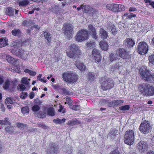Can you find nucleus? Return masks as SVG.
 <instances>
[{
    "label": "nucleus",
    "instance_id": "f257e3e1",
    "mask_svg": "<svg viewBox=\"0 0 154 154\" xmlns=\"http://www.w3.org/2000/svg\"><path fill=\"white\" fill-rule=\"evenodd\" d=\"M69 51L66 52V54L70 58H77L81 53L79 47L74 44H71L69 46Z\"/></svg>",
    "mask_w": 154,
    "mask_h": 154
},
{
    "label": "nucleus",
    "instance_id": "f03ea898",
    "mask_svg": "<svg viewBox=\"0 0 154 154\" xmlns=\"http://www.w3.org/2000/svg\"><path fill=\"white\" fill-rule=\"evenodd\" d=\"M140 91L144 95L151 96L154 95V88L146 83H143L139 85Z\"/></svg>",
    "mask_w": 154,
    "mask_h": 154
},
{
    "label": "nucleus",
    "instance_id": "7ed1b4c3",
    "mask_svg": "<svg viewBox=\"0 0 154 154\" xmlns=\"http://www.w3.org/2000/svg\"><path fill=\"white\" fill-rule=\"evenodd\" d=\"M141 77L147 82H152L154 81V73L151 74L150 72L146 68H141L139 70Z\"/></svg>",
    "mask_w": 154,
    "mask_h": 154
},
{
    "label": "nucleus",
    "instance_id": "20e7f679",
    "mask_svg": "<svg viewBox=\"0 0 154 154\" xmlns=\"http://www.w3.org/2000/svg\"><path fill=\"white\" fill-rule=\"evenodd\" d=\"M134 131L131 130H128L124 135V141L128 145H132L133 143L134 140Z\"/></svg>",
    "mask_w": 154,
    "mask_h": 154
},
{
    "label": "nucleus",
    "instance_id": "39448f33",
    "mask_svg": "<svg viewBox=\"0 0 154 154\" xmlns=\"http://www.w3.org/2000/svg\"><path fill=\"white\" fill-rule=\"evenodd\" d=\"M63 79L69 83H74L78 79V75L75 74L64 72L62 74Z\"/></svg>",
    "mask_w": 154,
    "mask_h": 154
},
{
    "label": "nucleus",
    "instance_id": "423d86ee",
    "mask_svg": "<svg viewBox=\"0 0 154 154\" xmlns=\"http://www.w3.org/2000/svg\"><path fill=\"white\" fill-rule=\"evenodd\" d=\"M148 50V46L144 42H141L138 45L137 51L140 54L143 55L147 53Z\"/></svg>",
    "mask_w": 154,
    "mask_h": 154
},
{
    "label": "nucleus",
    "instance_id": "0eeeda50",
    "mask_svg": "<svg viewBox=\"0 0 154 154\" xmlns=\"http://www.w3.org/2000/svg\"><path fill=\"white\" fill-rule=\"evenodd\" d=\"M88 32L83 29L79 30L75 36V39L78 42H82L86 40L88 37Z\"/></svg>",
    "mask_w": 154,
    "mask_h": 154
},
{
    "label": "nucleus",
    "instance_id": "6e6552de",
    "mask_svg": "<svg viewBox=\"0 0 154 154\" xmlns=\"http://www.w3.org/2000/svg\"><path fill=\"white\" fill-rule=\"evenodd\" d=\"M151 127L149 122L146 121H143L141 124L139 129L140 131L144 134H147L150 132Z\"/></svg>",
    "mask_w": 154,
    "mask_h": 154
},
{
    "label": "nucleus",
    "instance_id": "1a4fd4ad",
    "mask_svg": "<svg viewBox=\"0 0 154 154\" xmlns=\"http://www.w3.org/2000/svg\"><path fill=\"white\" fill-rule=\"evenodd\" d=\"M104 82L101 86V88L103 91H106L112 88L114 86V83L113 81L104 78L103 79Z\"/></svg>",
    "mask_w": 154,
    "mask_h": 154
},
{
    "label": "nucleus",
    "instance_id": "9d476101",
    "mask_svg": "<svg viewBox=\"0 0 154 154\" xmlns=\"http://www.w3.org/2000/svg\"><path fill=\"white\" fill-rule=\"evenodd\" d=\"M64 33L67 37L69 38L72 36L73 33V27L69 23L65 24L64 26Z\"/></svg>",
    "mask_w": 154,
    "mask_h": 154
},
{
    "label": "nucleus",
    "instance_id": "9b49d317",
    "mask_svg": "<svg viewBox=\"0 0 154 154\" xmlns=\"http://www.w3.org/2000/svg\"><path fill=\"white\" fill-rule=\"evenodd\" d=\"M137 148L141 152L144 153L148 149V144L146 142L141 141L137 144Z\"/></svg>",
    "mask_w": 154,
    "mask_h": 154
},
{
    "label": "nucleus",
    "instance_id": "f8f14e48",
    "mask_svg": "<svg viewBox=\"0 0 154 154\" xmlns=\"http://www.w3.org/2000/svg\"><path fill=\"white\" fill-rule=\"evenodd\" d=\"M58 147L54 143L50 144L47 149V154H57Z\"/></svg>",
    "mask_w": 154,
    "mask_h": 154
},
{
    "label": "nucleus",
    "instance_id": "ddd939ff",
    "mask_svg": "<svg viewBox=\"0 0 154 154\" xmlns=\"http://www.w3.org/2000/svg\"><path fill=\"white\" fill-rule=\"evenodd\" d=\"M116 54L119 57L126 59L128 55V52L123 48H120L116 51Z\"/></svg>",
    "mask_w": 154,
    "mask_h": 154
},
{
    "label": "nucleus",
    "instance_id": "4468645a",
    "mask_svg": "<svg viewBox=\"0 0 154 154\" xmlns=\"http://www.w3.org/2000/svg\"><path fill=\"white\" fill-rule=\"evenodd\" d=\"M92 54L96 62H99L101 60V57L100 51L99 50L96 48L93 49L92 51Z\"/></svg>",
    "mask_w": 154,
    "mask_h": 154
},
{
    "label": "nucleus",
    "instance_id": "2eb2a0df",
    "mask_svg": "<svg viewBox=\"0 0 154 154\" xmlns=\"http://www.w3.org/2000/svg\"><path fill=\"white\" fill-rule=\"evenodd\" d=\"M88 29L92 37L94 39H96L97 38V35L96 32L95 28L92 25L90 24L88 25Z\"/></svg>",
    "mask_w": 154,
    "mask_h": 154
},
{
    "label": "nucleus",
    "instance_id": "dca6fc26",
    "mask_svg": "<svg viewBox=\"0 0 154 154\" xmlns=\"http://www.w3.org/2000/svg\"><path fill=\"white\" fill-rule=\"evenodd\" d=\"M18 10H15L12 8L9 7L6 8V13L7 14L10 16H12L14 15V14H17Z\"/></svg>",
    "mask_w": 154,
    "mask_h": 154
},
{
    "label": "nucleus",
    "instance_id": "f3484780",
    "mask_svg": "<svg viewBox=\"0 0 154 154\" xmlns=\"http://www.w3.org/2000/svg\"><path fill=\"white\" fill-rule=\"evenodd\" d=\"M75 65L76 67L82 71H85L86 69L85 65L79 61H76L75 62Z\"/></svg>",
    "mask_w": 154,
    "mask_h": 154
},
{
    "label": "nucleus",
    "instance_id": "a211bd4d",
    "mask_svg": "<svg viewBox=\"0 0 154 154\" xmlns=\"http://www.w3.org/2000/svg\"><path fill=\"white\" fill-rule=\"evenodd\" d=\"M124 43L128 47H132L135 44L133 40L131 38H128L124 41Z\"/></svg>",
    "mask_w": 154,
    "mask_h": 154
},
{
    "label": "nucleus",
    "instance_id": "6ab92c4d",
    "mask_svg": "<svg viewBox=\"0 0 154 154\" xmlns=\"http://www.w3.org/2000/svg\"><path fill=\"white\" fill-rule=\"evenodd\" d=\"M18 4L20 6H26L32 3L30 0H20L18 1Z\"/></svg>",
    "mask_w": 154,
    "mask_h": 154
},
{
    "label": "nucleus",
    "instance_id": "aec40b11",
    "mask_svg": "<svg viewBox=\"0 0 154 154\" xmlns=\"http://www.w3.org/2000/svg\"><path fill=\"white\" fill-rule=\"evenodd\" d=\"M106 7V8L109 10H111L114 12L117 11V4H108L107 5Z\"/></svg>",
    "mask_w": 154,
    "mask_h": 154
},
{
    "label": "nucleus",
    "instance_id": "412c9836",
    "mask_svg": "<svg viewBox=\"0 0 154 154\" xmlns=\"http://www.w3.org/2000/svg\"><path fill=\"white\" fill-rule=\"evenodd\" d=\"M100 35L101 38L106 39L108 36V34L106 31L101 28L100 30Z\"/></svg>",
    "mask_w": 154,
    "mask_h": 154
},
{
    "label": "nucleus",
    "instance_id": "4be33fe9",
    "mask_svg": "<svg viewBox=\"0 0 154 154\" xmlns=\"http://www.w3.org/2000/svg\"><path fill=\"white\" fill-rule=\"evenodd\" d=\"M123 102L121 100H115L110 102L109 105H110V106L112 107L117 106L119 104L122 103Z\"/></svg>",
    "mask_w": 154,
    "mask_h": 154
},
{
    "label": "nucleus",
    "instance_id": "5701e85b",
    "mask_svg": "<svg viewBox=\"0 0 154 154\" xmlns=\"http://www.w3.org/2000/svg\"><path fill=\"white\" fill-rule=\"evenodd\" d=\"M30 80V79H28L27 78L23 77L21 79L22 83L25 85L26 86L30 87L29 81Z\"/></svg>",
    "mask_w": 154,
    "mask_h": 154
},
{
    "label": "nucleus",
    "instance_id": "b1692460",
    "mask_svg": "<svg viewBox=\"0 0 154 154\" xmlns=\"http://www.w3.org/2000/svg\"><path fill=\"white\" fill-rule=\"evenodd\" d=\"M6 59L9 63H12L13 64H15V62L17 61V60L15 59L9 55L6 56Z\"/></svg>",
    "mask_w": 154,
    "mask_h": 154
},
{
    "label": "nucleus",
    "instance_id": "393cba45",
    "mask_svg": "<svg viewBox=\"0 0 154 154\" xmlns=\"http://www.w3.org/2000/svg\"><path fill=\"white\" fill-rule=\"evenodd\" d=\"M80 122L79 121L75 119L71 120L68 121L67 123V124L73 126L77 124H80Z\"/></svg>",
    "mask_w": 154,
    "mask_h": 154
},
{
    "label": "nucleus",
    "instance_id": "a878e982",
    "mask_svg": "<svg viewBox=\"0 0 154 154\" xmlns=\"http://www.w3.org/2000/svg\"><path fill=\"white\" fill-rule=\"evenodd\" d=\"M119 57L116 53L115 54L111 53L109 55L110 60L112 62L115 60H119L120 59V58H119Z\"/></svg>",
    "mask_w": 154,
    "mask_h": 154
},
{
    "label": "nucleus",
    "instance_id": "bb28decb",
    "mask_svg": "<svg viewBox=\"0 0 154 154\" xmlns=\"http://www.w3.org/2000/svg\"><path fill=\"white\" fill-rule=\"evenodd\" d=\"M44 35L45 38L47 40V43H50L51 41V34L45 31L44 33Z\"/></svg>",
    "mask_w": 154,
    "mask_h": 154
},
{
    "label": "nucleus",
    "instance_id": "cd10ccee",
    "mask_svg": "<svg viewBox=\"0 0 154 154\" xmlns=\"http://www.w3.org/2000/svg\"><path fill=\"white\" fill-rule=\"evenodd\" d=\"M6 131L9 134H12L14 132V127L10 125L6 127L5 129Z\"/></svg>",
    "mask_w": 154,
    "mask_h": 154
},
{
    "label": "nucleus",
    "instance_id": "c85d7f7f",
    "mask_svg": "<svg viewBox=\"0 0 154 154\" xmlns=\"http://www.w3.org/2000/svg\"><path fill=\"white\" fill-rule=\"evenodd\" d=\"M101 48L104 50H106L108 48V45L106 42H101L100 43Z\"/></svg>",
    "mask_w": 154,
    "mask_h": 154
},
{
    "label": "nucleus",
    "instance_id": "c756f323",
    "mask_svg": "<svg viewBox=\"0 0 154 154\" xmlns=\"http://www.w3.org/2000/svg\"><path fill=\"white\" fill-rule=\"evenodd\" d=\"M60 93L63 95H67L70 94V92L65 88H62L60 89Z\"/></svg>",
    "mask_w": 154,
    "mask_h": 154
},
{
    "label": "nucleus",
    "instance_id": "7c9ffc66",
    "mask_svg": "<svg viewBox=\"0 0 154 154\" xmlns=\"http://www.w3.org/2000/svg\"><path fill=\"white\" fill-rule=\"evenodd\" d=\"M29 52L27 51L22 50V52L20 57L22 59L25 60L27 58Z\"/></svg>",
    "mask_w": 154,
    "mask_h": 154
},
{
    "label": "nucleus",
    "instance_id": "2f4dec72",
    "mask_svg": "<svg viewBox=\"0 0 154 154\" xmlns=\"http://www.w3.org/2000/svg\"><path fill=\"white\" fill-rule=\"evenodd\" d=\"M8 39L6 38L3 39L2 38L0 39V47L1 48L5 46L7 44Z\"/></svg>",
    "mask_w": 154,
    "mask_h": 154
},
{
    "label": "nucleus",
    "instance_id": "473e14b6",
    "mask_svg": "<svg viewBox=\"0 0 154 154\" xmlns=\"http://www.w3.org/2000/svg\"><path fill=\"white\" fill-rule=\"evenodd\" d=\"M88 78L91 82L93 81L95 79V75L90 72H89L88 74Z\"/></svg>",
    "mask_w": 154,
    "mask_h": 154
},
{
    "label": "nucleus",
    "instance_id": "72a5a7b5",
    "mask_svg": "<svg viewBox=\"0 0 154 154\" xmlns=\"http://www.w3.org/2000/svg\"><path fill=\"white\" fill-rule=\"evenodd\" d=\"M149 64L150 66L154 65V55H152L149 57Z\"/></svg>",
    "mask_w": 154,
    "mask_h": 154
},
{
    "label": "nucleus",
    "instance_id": "f704fd0d",
    "mask_svg": "<svg viewBox=\"0 0 154 154\" xmlns=\"http://www.w3.org/2000/svg\"><path fill=\"white\" fill-rule=\"evenodd\" d=\"M46 114L44 112L40 111L37 114L38 117L40 118H44L46 117Z\"/></svg>",
    "mask_w": 154,
    "mask_h": 154
},
{
    "label": "nucleus",
    "instance_id": "c9c22d12",
    "mask_svg": "<svg viewBox=\"0 0 154 154\" xmlns=\"http://www.w3.org/2000/svg\"><path fill=\"white\" fill-rule=\"evenodd\" d=\"M65 120L66 119L65 118L63 119H54L53 121L54 123L56 124H61L64 122Z\"/></svg>",
    "mask_w": 154,
    "mask_h": 154
},
{
    "label": "nucleus",
    "instance_id": "e433bc0d",
    "mask_svg": "<svg viewBox=\"0 0 154 154\" xmlns=\"http://www.w3.org/2000/svg\"><path fill=\"white\" fill-rule=\"evenodd\" d=\"M14 101L13 99L7 97L5 100V102L6 104H12L14 103Z\"/></svg>",
    "mask_w": 154,
    "mask_h": 154
},
{
    "label": "nucleus",
    "instance_id": "4c0bfd02",
    "mask_svg": "<svg viewBox=\"0 0 154 154\" xmlns=\"http://www.w3.org/2000/svg\"><path fill=\"white\" fill-rule=\"evenodd\" d=\"M117 131H116L115 130H113L109 134V135L112 139H114L115 138V137L116 136V135H118L117 134Z\"/></svg>",
    "mask_w": 154,
    "mask_h": 154
},
{
    "label": "nucleus",
    "instance_id": "58836bf2",
    "mask_svg": "<svg viewBox=\"0 0 154 154\" xmlns=\"http://www.w3.org/2000/svg\"><path fill=\"white\" fill-rule=\"evenodd\" d=\"M11 81V80L8 79H7L5 83V85L4 86V88L5 89H8L10 85Z\"/></svg>",
    "mask_w": 154,
    "mask_h": 154
},
{
    "label": "nucleus",
    "instance_id": "ea45409f",
    "mask_svg": "<svg viewBox=\"0 0 154 154\" xmlns=\"http://www.w3.org/2000/svg\"><path fill=\"white\" fill-rule=\"evenodd\" d=\"M117 11H124L125 10V8L124 5H122L117 4Z\"/></svg>",
    "mask_w": 154,
    "mask_h": 154
},
{
    "label": "nucleus",
    "instance_id": "a19ab883",
    "mask_svg": "<svg viewBox=\"0 0 154 154\" xmlns=\"http://www.w3.org/2000/svg\"><path fill=\"white\" fill-rule=\"evenodd\" d=\"M21 52L22 50H20L19 49H17V50H16L15 51H14V50L12 51V54L16 55L19 57H20Z\"/></svg>",
    "mask_w": 154,
    "mask_h": 154
},
{
    "label": "nucleus",
    "instance_id": "79ce46f5",
    "mask_svg": "<svg viewBox=\"0 0 154 154\" xmlns=\"http://www.w3.org/2000/svg\"><path fill=\"white\" fill-rule=\"evenodd\" d=\"M48 115L53 116L54 115V109L51 107L48 109Z\"/></svg>",
    "mask_w": 154,
    "mask_h": 154
},
{
    "label": "nucleus",
    "instance_id": "37998d69",
    "mask_svg": "<svg viewBox=\"0 0 154 154\" xmlns=\"http://www.w3.org/2000/svg\"><path fill=\"white\" fill-rule=\"evenodd\" d=\"M10 122L8 120V119L5 118L4 120H1V125H10Z\"/></svg>",
    "mask_w": 154,
    "mask_h": 154
},
{
    "label": "nucleus",
    "instance_id": "c03bdc74",
    "mask_svg": "<svg viewBox=\"0 0 154 154\" xmlns=\"http://www.w3.org/2000/svg\"><path fill=\"white\" fill-rule=\"evenodd\" d=\"M40 108L39 106L37 105H34L32 107V111L34 112H37L38 111Z\"/></svg>",
    "mask_w": 154,
    "mask_h": 154
},
{
    "label": "nucleus",
    "instance_id": "a18cd8bd",
    "mask_svg": "<svg viewBox=\"0 0 154 154\" xmlns=\"http://www.w3.org/2000/svg\"><path fill=\"white\" fill-rule=\"evenodd\" d=\"M70 108L72 109L75 111L79 110L80 109V106L77 105H72L70 107Z\"/></svg>",
    "mask_w": 154,
    "mask_h": 154
},
{
    "label": "nucleus",
    "instance_id": "49530a36",
    "mask_svg": "<svg viewBox=\"0 0 154 154\" xmlns=\"http://www.w3.org/2000/svg\"><path fill=\"white\" fill-rule=\"evenodd\" d=\"M87 46L91 48H94L95 47V43L92 41H89L87 43Z\"/></svg>",
    "mask_w": 154,
    "mask_h": 154
},
{
    "label": "nucleus",
    "instance_id": "de8ad7c7",
    "mask_svg": "<svg viewBox=\"0 0 154 154\" xmlns=\"http://www.w3.org/2000/svg\"><path fill=\"white\" fill-rule=\"evenodd\" d=\"M130 108V106L129 105H126L121 106L120 108V109L122 111H125L128 110Z\"/></svg>",
    "mask_w": 154,
    "mask_h": 154
},
{
    "label": "nucleus",
    "instance_id": "09e8293b",
    "mask_svg": "<svg viewBox=\"0 0 154 154\" xmlns=\"http://www.w3.org/2000/svg\"><path fill=\"white\" fill-rule=\"evenodd\" d=\"M12 34L14 36H17L20 34V30L19 29H14L12 31Z\"/></svg>",
    "mask_w": 154,
    "mask_h": 154
},
{
    "label": "nucleus",
    "instance_id": "8fccbe9b",
    "mask_svg": "<svg viewBox=\"0 0 154 154\" xmlns=\"http://www.w3.org/2000/svg\"><path fill=\"white\" fill-rule=\"evenodd\" d=\"M17 126L20 128L24 129L27 127L26 124L18 122L17 123Z\"/></svg>",
    "mask_w": 154,
    "mask_h": 154
},
{
    "label": "nucleus",
    "instance_id": "3c124183",
    "mask_svg": "<svg viewBox=\"0 0 154 154\" xmlns=\"http://www.w3.org/2000/svg\"><path fill=\"white\" fill-rule=\"evenodd\" d=\"M24 72L29 73L30 75L34 76L35 75L36 72H35L30 70L29 69H25Z\"/></svg>",
    "mask_w": 154,
    "mask_h": 154
},
{
    "label": "nucleus",
    "instance_id": "603ef678",
    "mask_svg": "<svg viewBox=\"0 0 154 154\" xmlns=\"http://www.w3.org/2000/svg\"><path fill=\"white\" fill-rule=\"evenodd\" d=\"M21 112L23 114L28 113L29 112V109L28 107L26 106L21 109Z\"/></svg>",
    "mask_w": 154,
    "mask_h": 154
},
{
    "label": "nucleus",
    "instance_id": "864d4df0",
    "mask_svg": "<svg viewBox=\"0 0 154 154\" xmlns=\"http://www.w3.org/2000/svg\"><path fill=\"white\" fill-rule=\"evenodd\" d=\"M17 88L19 89H20L21 91H23L26 89L25 86L23 84L18 85Z\"/></svg>",
    "mask_w": 154,
    "mask_h": 154
},
{
    "label": "nucleus",
    "instance_id": "5fc2aeb1",
    "mask_svg": "<svg viewBox=\"0 0 154 154\" xmlns=\"http://www.w3.org/2000/svg\"><path fill=\"white\" fill-rule=\"evenodd\" d=\"M66 100L67 102V103L70 107L71 106L72 104V100H71V98L69 97H67L66 98Z\"/></svg>",
    "mask_w": 154,
    "mask_h": 154
},
{
    "label": "nucleus",
    "instance_id": "6e6d98bb",
    "mask_svg": "<svg viewBox=\"0 0 154 154\" xmlns=\"http://www.w3.org/2000/svg\"><path fill=\"white\" fill-rule=\"evenodd\" d=\"M11 45L12 47H14V48H16L19 46L20 45L17 42H11Z\"/></svg>",
    "mask_w": 154,
    "mask_h": 154
},
{
    "label": "nucleus",
    "instance_id": "4d7b16f0",
    "mask_svg": "<svg viewBox=\"0 0 154 154\" xmlns=\"http://www.w3.org/2000/svg\"><path fill=\"white\" fill-rule=\"evenodd\" d=\"M27 96V93L26 92H23L20 96L21 98L24 99Z\"/></svg>",
    "mask_w": 154,
    "mask_h": 154
},
{
    "label": "nucleus",
    "instance_id": "13d9d810",
    "mask_svg": "<svg viewBox=\"0 0 154 154\" xmlns=\"http://www.w3.org/2000/svg\"><path fill=\"white\" fill-rule=\"evenodd\" d=\"M123 65L122 62H120L117 63V64L114 66V68H119L121 67Z\"/></svg>",
    "mask_w": 154,
    "mask_h": 154
},
{
    "label": "nucleus",
    "instance_id": "bf43d9fd",
    "mask_svg": "<svg viewBox=\"0 0 154 154\" xmlns=\"http://www.w3.org/2000/svg\"><path fill=\"white\" fill-rule=\"evenodd\" d=\"M111 31H112V33L114 34H115L117 32L116 29V28L114 26H111Z\"/></svg>",
    "mask_w": 154,
    "mask_h": 154
},
{
    "label": "nucleus",
    "instance_id": "052dcab7",
    "mask_svg": "<svg viewBox=\"0 0 154 154\" xmlns=\"http://www.w3.org/2000/svg\"><path fill=\"white\" fill-rule=\"evenodd\" d=\"M38 126L40 127H42L44 129H46L48 128V126H46L45 125H43L42 124H39L38 125Z\"/></svg>",
    "mask_w": 154,
    "mask_h": 154
},
{
    "label": "nucleus",
    "instance_id": "680f3d73",
    "mask_svg": "<svg viewBox=\"0 0 154 154\" xmlns=\"http://www.w3.org/2000/svg\"><path fill=\"white\" fill-rule=\"evenodd\" d=\"M127 16L128 18L131 19L132 17H136V15L133 14L132 13H131L130 14L128 15V16Z\"/></svg>",
    "mask_w": 154,
    "mask_h": 154
},
{
    "label": "nucleus",
    "instance_id": "e2e57ef3",
    "mask_svg": "<svg viewBox=\"0 0 154 154\" xmlns=\"http://www.w3.org/2000/svg\"><path fill=\"white\" fill-rule=\"evenodd\" d=\"M137 11V9L133 7H131L129 9V11L130 12L135 11Z\"/></svg>",
    "mask_w": 154,
    "mask_h": 154
},
{
    "label": "nucleus",
    "instance_id": "0e129e2a",
    "mask_svg": "<svg viewBox=\"0 0 154 154\" xmlns=\"http://www.w3.org/2000/svg\"><path fill=\"white\" fill-rule=\"evenodd\" d=\"M110 154H119L118 150H115L112 151Z\"/></svg>",
    "mask_w": 154,
    "mask_h": 154
},
{
    "label": "nucleus",
    "instance_id": "69168bd1",
    "mask_svg": "<svg viewBox=\"0 0 154 154\" xmlns=\"http://www.w3.org/2000/svg\"><path fill=\"white\" fill-rule=\"evenodd\" d=\"M34 96V94L33 92H32L29 95V98L30 99H32Z\"/></svg>",
    "mask_w": 154,
    "mask_h": 154
},
{
    "label": "nucleus",
    "instance_id": "338daca9",
    "mask_svg": "<svg viewBox=\"0 0 154 154\" xmlns=\"http://www.w3.org/2000/svg\"><path fill=\"white\" fill-rule=\"evenodd\" d=\"M127 16H128V13H125L122 16V18L124 19L125 17H126V18H128Z\"/></svg>",
    "mask_w": 154,
    "mask_h": 154
},
{
    "label": "nucleus",
    "instance_id": "774afa93",
    "mask_svg": "<svg viewBox=\"0 0 154 154\" xmlns=\"http://www.w3.org/2000/svg\"><path fill=\"white\" fill-rule=\"evenodd\" d=\"M0 109H1L2 110V111H3V112L5 111V108L4 106L2 104H1Z\"/></svg>",
    "mask_w": 154,
    "mask_h": 154
}]
</instances>
